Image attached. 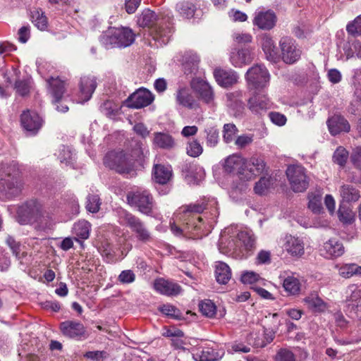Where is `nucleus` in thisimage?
I'll use <instances>...</instances> for the list:
<instances>
[{
    "instance_id": "f257e3e1",
    "label": "nucleus",
    "mask_w": 361,
    "mask_h": 361,
    "mask_svg": "<svg viewBox=\"0 0 361 361\" xmlns=\"http://www.w3.org/2000/svg\"><path fill=\"white\" fill-rule=\"evenodd\" d=\"M50 219L49 214L44 209L42 204L36 200H30L24 202L17 210L16 219L21 225L35 223L46 225Z\"/></svg>"
},
{
    "instance_id": "f03ea898",
    "label": "nucleus",
    "mask_w": 361,
    "mask_h": 361,
    "mask_svg": "<svg viewBox=\"0 0 361 361\" xmlns=\"http://www.w3.org/2000/svg\"><path fill=\"white\" fill-rule=\"evenodd\" d=\"M135 35L126 27H110L100 37V42L106 49L125 48L135 41Z\"/></svg>"
},
{
    "instance_id": "7ed1b4c3",
    "label": "nucleus",
    "mask_w": 361,
    "mask_h": 361,
    "mask_svg": "<svg viewBox=\"0 0 361 361\" xmlns=\"http://www.w3.org/2000/svg\"><path fill=\"white\" fill-rule=\"evenodd\" d=\"M157 15L154 11L145 9L137 18V24L150 28L152 38L160 45L166 44L172 36V31L169 27L157 26Z\"/></svg>"
},
{
    "instance_id": "20e7f679",
    "label": "nucleus",
    "mask_w": 361,
    "mask_h": 361,
    "mask_svg": "<svg viewBox=\"0 0 361 361\" xmlns=\"http://www.w3.org/2000/svg\"><path fill=\"white\" fill-rule=\"evenodd\" d=\"M127 203L135 207L140 213L152 216L155 208V201L150 192L142 188L132 189L126 195Z\"/></svg>"
},
{
    "instance_id": "39448f33",
    "label": "nucleus",
    "mask_w": 361,
    "mask_h": 361,
    "mask_svg": "<svg viewBox=\"0 0 361 361\" xmlns=\"http://www.w3.org/2000/svg\"><path fill=\"white\" fill-rule=\"evenodd\" d=\"M121 224L130 228L138 242L147 243L152 240V235L145 224L137 216L126 210L119 214Z\"/></svg>"
},
{
    "instance_id": "423d86ee",
    "label": "nucleus",
    "mask_w": 361,
    "mask_h": 361,
    "mask_svg": "<svg viewBox=\"0 0 361 361\" xmlns=\"http://www.w3.org/2000/svg\"><path fill=\"white\" fill-rule=\"evenodd\" d=\"M0 190L8 197L17 196L21 191L18 171L11 165L3 166L0 169Z\"/></svg>"
},
{
    "instance_id": "0eeeda50",
    "label": "nucleus",
    "mask_w": 361,
    "mask_h": 361,
    "mask_svg": "<svg viewBox=\"0 0 361 361\" xmlns=\"http://www.w3.org/2000/svg\"><path fill=\"white\" fill-rule=\"evenodd\" d=\"M104 164L120 174H129L134 171L133 161L125 151H111L104 158Z\"/></svg>"
},
{
    "instance_id": "6e6552de",
    "label": "nucleus",
    "mask_w": 361,
    "mask_h": 361,
    "mask_svg": "<svg viewBox=\"0 0 361 361\" xmlns=\"http://www.w3.org/2000/svg\"><path fill=\"white\" fill-rule=\"evenodd\" d=\"M291 189L295 192H302L309 186V178L305 169L301 165L289 166L286 171Z\"/></svg>"
},
{
    "instance_id": "1a4fd4ad",
    "label": "nucleus",
    "mask_w": 361,
    "mask_h": 361,
    "mask_svg": "<svg viewBox=\"0 0 361 361\" xmlns=\"http://www.w3.org/2000/svg\"><path fill=\"white\" fill-rule=\"evenodd\" d=\"M245 78L249 88L259 90L268 85L270 75L265 66L257 64L247 70Z\"/></svg>"
},
{
    "instance_id": "9d476101",
    "label": "nucleus",
    "mask_w": 361,
    "mask_h": 361,
    "mask_svg": "<svg viewBox=\"0 0 361 361\" xmlns=\"http://www.w3.org/2000/svg\"><path fill=\"white\" fill-rule=\"evenodd\" d=\"M281 58L287 64H293L298 61L301 56V50L295 41L290 37H283L279 42Z\"/></svg>"
},
{
    "instance_id": "9b49d317",
    "label": "nucleus",
    "mask_w": 361,
    "mask_h": 361,
    "mask_svg": "<svg viewBox=\"0 0 361 361\" xmlns=\"http://www.w3.org/2000/svg\"><path fill=\"white\" fill-rule=\"evenodd\" d=\"M266 164L262 159L252 157L244 160L243 166L240 171V179L250 180L261 174L265 169Z\"/></svg>"
},
{
    "instance_id": "f8f14e48",
    "label": "nucleus",
    "mask_w": 361,
    "mask_h": 361,
    "mask_svg": "<svg viewBox=\"0 0 361 361\" xmlns=\"http://www.w3.org/2000/svg\"><path fill=\"white\" fill-rule=\"evenodd\" d=\"M344 296V311L356 313L361 307V289L357 285L351 284L345 289Z\"/></svg>"
},
{
    "instance_id": "ddd939ff",
    "label": "nucleus",
    "mask_w": 361,
    "mask_h": 361,
    "mask_svg": "<svg viewBox=\"0 0 361 361\" xmlns=\"http://www.w3.org/2000/svg\"><path fill=\"white\" fill-rule=\"evenodd\" d=\"M62 334L68 338L81 340L87 338V331L84 325L77 321L68 320L60 324Z\"/></svg>"
},
{
    "instance_id": "4468645a",
    "label": "nucleus",
    "mask_w": 361,
    "mask_h": 361,
    "mask_svg": "<svg viewBox=\"0 0 361 361\" xmlns=\"http://www.w3.org/2000/svg\"><path fill=\"white\" fill-rule=\"evenodd\" d=\"M23 128L30 134L35 135L40 129L42 120L35 112L23 111L20 116Z\"/></svg>"
},
{
    "instance_id": "2eb2a0df",
    "label": "nucleus",
    "mask_w": 361,
    "mask_h": 361,
    "mask_svg": "<svg viewBox=\"0 0 361 361\" xmlns=\"http://www.w3.org/2000/svg\"><path fill=\"white\" fill-rule=\"evenodd\" d=\"M153 100L154 97L149 91L140 89L128 97L127 102L129 107L138 109L149 105Z\"/></svg>"
},
{
    "instance_id": "dca6fc26",
    "label": "nucleus",
    "mask_w": 361,
    "mask_h": 361,
    "mask_svg": "<svg viewBox=\"0 0 361 361\" xmlns=\"http://www.w3.org/2000/svg\"><path fill=\"white\" fill-rule=\"evenodd\" d=\"M190 85L204 102L209 104L213 102L214 92L208 82L199 78H196L192 79Z\"/></svg>"
},
{
    "instance_id": "f3484780",
    "label": "nucleus",
    "mask_w": 361,
    "mask_h": 361,
    "mask_svg": "<svg viewBox=\"0 0 361 361\" xmlns=\"http://www.w3.org/2000/svg\"><path fill=\"white\" fill-rule=\"evenodd\" d=\"M130 160L133 161V169L135 162H141L149 154V150L144 147L143 143L137 140L133 139L126 151H125Z\"/></svg>"
},
{
    "instance_id": "a211bd4d",
    "label": "nucleus",
    "mask_w": 361,
    "mask_h": 361,
    "mask_svg": "<svg viewBox=\"0 0 361 361\" xmlns=\"http://www.w3.org/2000/svg\"><path fill=\"white\" fill-rule=\"evenodd\" d=\"M154 288L160 294L174 296L180 293L182 288L180 285L163 278L157 279L154 282Z\"/></svg>"
},
{
    "instance_id": "6ab92c4d",
    "label": "nucleus",
    "mask_w": 361,
    "mask_h": 361,
    "mask_svg": "<svg viewBox=\"0 0 361 361\" xmlns=\"http://www.w3.org/2000/svg\"><path fill=\"white\" fill-rule=\"evenodd\" d=\"M276 22V16L274 11H266L255 13L253 24L262 30H271Z\"/></svg>"
},
{
    "instance_id": "aec40b11",
    "label": "nucleus",
    "mask_w": 361,
    "mask_h": 361,
    "mask_svg": "<svg viewBox=\"0 0 361 361\" xmlns=\"http://www.w3.org/2000/svg\"><path fill=\"white\" fill-rule=\"evenodd\" d=\"M176 101L178 105L188 109H196L199 106L191 90L187 87H181L177 90Z\"/></svg>"
},
{
    "instance_id": "412c9836",
    "label": "nucleus",
    "mask_w": 361,
    "mask_h": 361,
    "mask_svg": "<svg viewBox=\"0 0 361 361\" xmlns=\"http://www.w3.org/2000/svg\"><path fill=\"white\" fill-rule=\"evenodd\" d=\"M254 54L250 48L233 49L230 54V61L235 67H241L252 62Z\"/></svg>"
},
{
    "instance_id": "4be33fe9",
    "label": "nucleus",
    "mask_w": 361,
    "mask_h": 361,
    "mask_svg": "<svg viewBox=\"0 0 361 361\" xmlns=\"http://www.w3.org/2000/svg\"><path fill=\"white\" fill-rule=\"evenodd\" d=\"M214 76L217 83L224 87L237 83L238 80V74L232 70L216 69L214 71Z\"/></svg>"
},
{
    "instance_id": "5701e85b",
    "label": "nucleus",
    "mask_w": 361,
    "mask_h": 361,
    "mask_svg": "<svg viewBox=\"0 0 361 361\" xmlns=\"http://www.w3.org/2000/svg\"><path fill=\"white\" fill-rule=\"evenodd\" d=\"M247 107L252 113L262 114L270 107V104L265 95L255 94L248 99Z\"/></svg>"
},
{
    "instance_id": "b1692460",
    "label": "nucleus",
    "mask_w": 361,
    "mask_h": 361,
    "mask_svg": "<svg viewBox=\"0 0 361 361\" xmlns=\"http://www.w3.org/2000/svg\"><path fill=\"white\" fill-rule=\"evenodd\" d=\"M321 251L322 255L326 258H336L344 253V247L339 240L331 238L324 243Z\"/></svg>"
},
{
    "instance_id": "393cba45",
    "label": "nucleus",
    "mask_w": 361,
    "mask_h": 361,
    "mask_svg": "<svg viewBox=\"0 0 361 361\" xmlns=\"http://www.w3.org/2000/svg\"><path fill=\"white\" fill-rule=\"evenodd\" d=\"M284 250L293 257H300L304 254V244L298 238L286 235L283 240Z\"/></svg>"
},
{
    "instance_id": "a878e982",
    "label": "nucleus",
    "mask_w": 361,
    "mask_h": 361,
    "mask_svg": "<svg viewBox=\"0 0 361 361\" xmlns=\"http://www.w3.org/2000/svg\"><path fill=\"white\" fill-rule=\"evenodd\" d=\"M327 126L331 135H336L341 132H349L350 126L348 121L342 116L334 115L327 121Z\"/></svg>"
},
{
    "instance_id": "bb28decb",
    "label": "nucleus",
    "mask_w": 361,
    "mask_h": 361,
    "mask_svg": "<svg viewBox=\"0 0 361 361\" xmlns=\"http://www.w3.org/2000/svg\"><path fill=\"white\" fill-rule=\"evenodd\" d=\"M97 87V82L94 76H83L80 79V91L82 102L88 101Z\"/></svg>"
},
{
    "instance_id": "cd10ccee",
    "label": "nucleus",
    "mask_w": 361,
    "mask_h": 361,
    "mask_svg": "<svg viewBox=\"0 0 361 361\" xmlns=\"http://www.w3.org/2000/svg\"><path fill=\"white\" fill-rule=\"evenodd\" d=\"M152 144L155 147L166 150H171L176 146V142L172 135L164 132L154 133Z\"/></svg>"
},
{
    "instance_id": "c85d7f7f",
    "label": "nucleus",
    "mask_w": 361,
    "mask_h": 361,
    "mask_svg": "<svg viewBox=\"0 0 361 361\" xmlns=\"http://www.w3.org/2000/svg\"><path fill=\"white\" fill-rule=\"evenodd\" d=\"M47 82L49 85V93L53 97V102L56 104L61 101L66 91V82L59 78L53 77H51Z\"/></svg>"
},
{
    "instance_id": "c756f323",
    "label": "nucleus",
    "mask_w": 361,
    "mask_h": 361,
    "mask_svg": "<svg viewBox=\"0 0 361 361\" xmlns=\"http://www.w3.org/2000/svg\"><path fill=\"white\" fill-rule=\"evenodd\" d=\"M227 105L233 109L235 114H240L245 109V104L243 101V93L241 90H235L226 94Z\"/></svg>"
},
{
    "instance_id": "7c9ffc66",
    "label": "nucleus",
    "mask_w": 361,
    "mask_h": 361,
    "mask_svg": "<svg viewBox=\"0 0 361 361\" xmlns=\"http://www.w3.org/2000/svg\"><path fill=\"white\" fill-rule=\"evenodd\" d=\"M153 178L155 182L164 185L167 183L172 176L171 166L162 164H155L153 169Z\"/></svg>"
},
{
    "instance_id": "2f4dec72",
    "label": "nucleus",
    "mask_w": 361,
    "mask_h": 361,
    "mask_svg": "<svg viewBox=\"0 0 361 361\" xmlns=\"http://www.w3.org/2000/svg\"><path fill=\"white\" fill-rule=\"evenodd\" d=\"M261 44L267 59L271 62H276L277 51L272 38L268 35H264L261 38Z\"/></svg>"
},
{
    "instance_id": "473e14b6",
    "label": "nucleus",
    "mask_w": 361,
    "mask_h": 361,
    "mask_svg": "<svg viewBox=\"0 0 361 361\" xmlns=\"http://www.w3.org/2000/svg\"><path fill=\"white\" fill-rule=\"evenodd\" d=\"M200 59L196 54L187 53L183 61L184 73L186 75H195L198 71Z\"/></svg>"
},
{
    "instance_id": "72a5a7b5",
    "label": "nucleus",
    "mask_w": 361,
    "mask_h": 361,
    "mask_svg": "<svg viewBox=\"0 0 361 361\" xmlns=\"http://www.w3.org/2000/svg\"><path fill=\"white\" fill-rule=\"evenodd\" d=\"M305 305L314 312H324L326 308V303L318 295L311 293L303 299Z\"/></svg>"
},
{
    "instance_id": "f704fd0d",
    "label": "nucleus",
    "mask_w": 361,
    "mask_h": 361,
    "mask_svg": "<svg viewBox=\"0 0 361 361\" xmlns=\"http://www.w3.org/2000/svg\"><path fill=\"white\" fill-rule=\"evenodd\" d=\"M238 238L247 253L256 247V237L252 231H243L238 233Z\"/></svg>"
},
{
    "instance_id": "c9c22d12",
    "label": "nucleus",
    "mask_w": 361,
    "mask_h": 361,
    "mask_svg": "<svg viewBox=\"0 0 361 361\" xmlns=\"http://www.w3.org/2000/svg\"><path fill=\"white\" fill-rule=\"evenodd\" d=\"M215 276L219 283L226 284L231 278L230 267L224 262H218L216 264Z\"/></svg>"
},
{
    "instance_id": "e433bc0d",
    "label": "nucleus",
    "mask_w": 361,
    "mask_h": 361,
    "mask_svg": "<svg viewBox=\"0 0 361 361\" xmlns=\"http://www.w3.org/2000/svg\"><path fill=\"white\" fill-rule=\"evenodd\" d=\"M340 195L345 202H357L360 198V191L350 185H343L340 188Z\"/></svg>"
},
{
    "instance_id": "4c0bfd02",
    "label": "nucleus",
    "mask_w": 361,
    "mask_h": 361,
    "mask_svg": "<svg viewBox=\"0 0 361 361\" xmlns=\"http://www.w3.org/2000/svg\"><path fill=\"white\" fill-rule=\"evenodd\" d=\"M244 159L239 156L232 155L228 157L224 164V169L228 173L236 172L240 178V171L243 166Z\"/></svg>"
},
{
    "instance_id": "58836bf2",
    "label": "nucleus",
    "mask_w": 361,
    "mask_h": 361,
    "mask_svg": "<svg viewBox=\"0 0 361 361\" xmlns=\"http://www.w3.org/2000/svg\"><path fill=\"white\" fill-rule=\"evenodd\" d=\"M30 18L32 23L40 30H46L48 27V20L41 8L31 11Z\"/></svg>"
},
{
    "instance_id": "ea45409f",
    "label": "nucleus",
    "mask_w": 361,
    "mask_h": 361,
    "mask_svg": "<svg viewBox=\"0 0 361 361\" xmlns=\"http://www.w3.org/2000/svg\"><path fill=\"white\" fill-rule=\"evenodd\" d=\"M283 287L289 295H296L300 293L301 284L297 278L288 276L283 280Z\"/></svg>"
},
{
    "instance_id": "a19ab883",
    "label": "nucleus",
    "mask_w": 361,
    "mask_h": 361,
    "mask_svg": "<svg viewBox=\"0 0 361 361\" xmlns=\"http://www.w3.org/2000/svg\"><path fill=\"white\" fill-rule=\"evenodd\" d=\"M90 224L85 220L79 221L75 223L73 226V233L82 240H86L90 236Z\"/></svg>"
},
{
    "instance_id": "79ce46f5",
    "label": "nucleus",
    "mask_w": 361,
    "mask_h": 361,
    "mask_svg": "<svg viewBox=\"0 0 361 361\" xmlns=\"http://www.w3.org/2000/svg\"><path fill=\"white\" fill-rule=\"evenodd\" d=\"M176 10L181 16L190 18L194 16L196 8L192 3L183 1L176 4Z\"/></svg>"
},
{
    "instance_id": "37998d69",
    "label": "nucleus",
    "mask_w": 361,
    "mask_h": 361,
    "mask_svg": "<svg viewBox=\"0 0 361 361\" xmlns=\"http://www.w3.org/2000/svg\"><path fill=\"white\" fill-rule=\"evenodd\" d=\"M273 183L274 180L271 177H262L259 181L255 183L254 190L256 194L260 195H265Z\"/></svg>"
},
{
    "instance_id": "c03bdc74",
    "label": "nucleus",
    "mask_w": 361,
    "mask_h": 361,
    "mask_svg": "<svg viewBox=\"0 0 361 361\" xmlns=\"http://www.w3.org/2000/svg\"><path fill=\"white\" fill-rule=\"evenodd\" d=\"M338 272L342 277L348 279L354 275L361 274V267L355 264H346L339 268Z\"/></svg>"
},
{
    "instance_id": "a18cd8bd",
    "label": "nucleus",
    "mask_w": 361,
    "mask_h": 361,
    "mask_svg": "<svg viewBox=\"0 0 361 361\" xmlns=\"http://www.w3.org/2000/svg\"><path fill=\"white\" fill-rule=\"evenodd\" d=\"M199 309L201 313L209 318H212L216 313V307L210 300L201 301L199 304Z\"/></svg>"
},
{
    "instance_id": "49530a36",
    "label": "nucleus",
    "mask_w": 361,
    "mask_h": 361,
    "mask_svg": "<svg viewBox=\"0 0 361 361\" xmlns=\"http://www.w3.org/2000/svg\"><path fill=\"white\" fill-rule=\"evenodd\" d=\"M206 134L207 145L209 147H215L219 142V130L213 126L207 127L204 129Z\"/></svg>"
},
{
    "instance_id": "de8ad7c7",
    "label": "nucleus",
    "mask_w": 361,
    "mask_h": 361,
    "mask_svg": "<svg viewBox=\"0 0 361 361\" xmlns=\"http://www.w3.org/2000/svg\"><path fill=\"white\" fill-rule=\"evenodd\" d=\"M158 310L164 314L173 318L180 319L181 317V312L175 306L171 304H164L158 307Z\"/></svg>"
},
{
    "instance_id": "09e8293b",
    "label": "nucleus",
    "mask_w": 361,
    "mask_h": 361,
    "mask_svg": "<svg viewBox=\"0 0 361 361\" xmlns=\"http://www.w3.org/2000/svg\"><path fill=\"white\" fill-rule=\"evenodd\" d=\"M101 200L97 195H89L87 197L86 209L92 213H97L100 208Z\"/></svg>"
},
{
    "instance_id": "8fccbe9b",
    "label": "nucleus",
    "mask_w": 361,
    "mask_h": 361,
    "mask_svg": "<svg viewBox=\"0 0 361 361\" xmlns=\"http://www.w3.org/2000/svg\"><path fill=\"white\" fill-rule=\"evenodd\" d=\"M346 31L352 36L361 35V14L348 23Z\"/></svg>"
},
{
    "instance_id": "3c124183",
    "label": "nucleus",
    "mask_w": 361,
    "mask_h": 361,
    "mask_svg": "<svg viewBox=\"0 0 361 361\" xmlns=\"http://www.w3.org/2000/svg\"><path fill=\"white\" fill-rule=\"evenodd\" d=\"M348 158V152L343 147H339L334 153L333 160L335 163L343 166Z\"/></svg>"
},
{
    "instance_id": "603ef678",
    "label": "nucleus",
    "mask_w": 361,
    "mask_h": 361,
    "mask_svg": "<svg viewBox=\"0 0 361 361\" xmlns=\"http://www.w3.org/2000/svg\"><path fill=\"white\" fill-rule=\"evenodd\" d=\"M338 215L339 220L344 224H350L354 221V214L353 212L343 206L339 207Z\"/></svg>"
},
{
    "instance_id": "864d4df0",
    "label": "nucleus",
    "mask_w": 361,
    "mask_h": 361,
    "mask_svg": "<svg viewBox=\"0 0 361 361\" xmlns=\"http://www.w3.org/2000/svg\"><path fill=\"white\" fill-rule=\"evenodd\" d=\"M186 150L190 157H197L202 153L203 149L200 143L197 140H194L188 142Z\"/></svg>"
},
{
    "instance_id": "5fc2aeb1",
    "label": "nucleus",
    "mask_w": 361,
    "mask_h": 361,
    "mask_svg": "<svg viewBox=\"0 0 361 361\" xmlns=\"http://www.w3.org/2000/svg\"><path fill=\"white\" fill-rule=\"evenodd\" d=\"M308 207L314 213H320L322 210V197L320 195H310Z\"/></svg>"
},
{
    "instance_id": "6e6d98bb",
    "label": "nucleus",
    "mask_w": 361,
    "mask_h": 361,
    "mask_svg": "<svg viewBox=\"0 0 361 361\" xmlns=\"http://www.w3.org/2000/svg\"><path fill=\"white\" fill-rule=\"evenodd\" d=\"M238 129L233 123H226L224 126V140L226 143L231 142L233 140L234 135L236 134Z\"/></svg>"
},
{
    "instance_id": "4d7b16f0",
    "label": "nucleus",
    "mask_w": 361,
    "mask_h": 361,
    "mask_svg": "<svg viewBox=\"0 0 361 361\" xmlns=\"http://www.w3.org/2000/svg\"><path fill=\"white\" fill-rule=\"evenodd\" d=\"M275 361H298L293 353L288 349H280L276 356Z\"/></svg>"
},
{
    "instance_id": "13d9d810",
    "label": "nucleus",
    "mask_w": 361,
    "mask_h": 361,
    "mask_svg": "<svg viewBox=\"0 0 361 361\" xmlns=\"http://www.w3.org/2000/svg\"><path fill=\"white\" fill-rule=\"evenodd\" d=\"M59 158L61 163H65L66 165L72 164L73 152L71 149L67 146H62L60 149Z\"/></svg>"
},
{
    "instance_id": "bf43d9fd",
    "label": "nucleus",
    "mask_w": 361,
    "mask_h": 361,
    "mask_svg": "<svg viewBox=\"0 0 361 361\" xmlns=\"http://www.w3.org/2000/svg\"><path fill=\"white\" fill-rule=\"evenodd\" d=\"M118 280L121 283H131L135 280V274L132 270H123L118 275Z\"/></svg>"
},
{
    "instance_id": "052dcab7",
    "label": "nucleus",
    "mask_w": 361,
    "mask_h": 361,
    "mask_svg": "<svg viewBox=\"0 0 361 361\" xmlns=\"http://www.w3.org/2000/svg\"><path fill=\"white\" fill-rule=\"evenodd\" d=\"M240 279L245 284H253L260 279V276L254 271H245L241 275Z\"/></svg>"
},
{
    "instance_id": "680f3d73",
    "label": "nucleus",
    "mask_w": 361,
    "mask_h": 361,
    "mask_svg": "<svg viewBox=\"0 0 361 361\" xmlns=\"http://www.w3.org/2000/svg\"><path fill=\"white\" fill-rule=\"evenodd\" d=\"M228 352L233 353H247L250 351V347L241 342H234L231 343L228 350Z\"/></svg>"
},
{
    "instance_id": "e2e57ef3",
    "label": "nucleus",
    "mask_w": 361,
    "mask_h": 361,
    "mask_svg": "<svg viewBox=\"0 0 361 361\" xmlns=\"http://www.w3.org/2000/svg\"><path fill=\"white\" fill-rule=\"evenodd\" d=\"M350 161L356 169L361 171V147L353 149L350 155Z\"/></svg>"
},
{
    "instance_id": "0e129e2a",
    "label": "nucleus",
    "mask_w": 361,
    "mask_h": 361,
    "mask_svg": "<svg viewBox=\"0 0 361 361\" xmlns=\"http://www.w3.org/2000/svg\"><path fill=\"white\" fill-rule=\"evenodd\" d=\"M269 117L272 123L279 126H284L287 121L286 117L283 114L275 111L270 112Z\"/></svg>"
},
{
    "instance_id": "69168bd1",
    "label": "nucleus",
    "mask_w": 361,
    "mask_h": 361,
    "mask_svg": "<svg viewBox=\"0 0 361 361\" xmlns=\"http://www.w3.org/2000/svg\"><path fill=\"white\" fill-rule=\"evenodd\" d=\"M15 89L20 95L25 96L30 92V85L25 80H18L15 83Z\"/></svg>"
},
{
    "instance_id": "338daca9",
    "label": "nucleus",
    "mask_w": 361,
    "mask_h": 361,
    "mask_svg": "<svg viewBox=\"0 0 361 361\" xmlns=\"http://www.w3.org/2000/svg\"><path fill=\"white\" fill-rule=\"evenodd\" d=\"M233 39L237 44H247L252 42V37L249 33L235 32L233 35Z\"/></svg>"
},
{
    "instance_id": "774afa93",
    "label": "nucleus",
    "mask_w": 361,
    "mask_h": 361,
    "mask_svg": "<svg viewBox=\"0 0 361 361\" xmlns=\"http://www.w3.org/2000/svg\"><path fill=\"white\" fill-rule=\"evenodd\" d=\"M134 132L142 138L145 139L149 136L150 131L142 123H137L133 126Z\"/></svg>"
}]
</instances>
